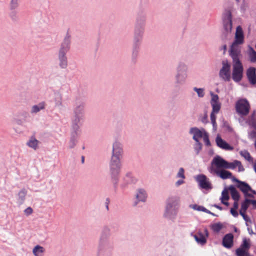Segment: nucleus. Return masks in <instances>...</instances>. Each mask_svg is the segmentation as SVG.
Listing matches in <instances>:
<instances>
[{
  "label": "nucleus",
  "instance_id": "7",
  "mask_svg": "<svg viewBox=\"0 0 256 256\" xmlns=\"http://www.w3.org/2000/svg\"><path fill=\"white\" fill-rule=\"evenodd\" d=\"M236 109L238 114L246 116L249 113L250 105L246 99H240L236 102Z\"/></svg>",
  "mask_w": 256,
  "mask_h": 256
},
{
  "label": "nucleus",
  "instance_id": "49",
  "mask_svg": "<svg viewBox=\"0 0 256 256\" xmlns=\"http://www.w3.org/2000/svg\"><path fill=\"white\" fill-rule=\"evenodd\" d=\"M84 156H82V163H84Z\"/></svg>",
  "mask_w": 256,
  "mask_h": 256
},
{
  "label": "nucleus",
  "instance_id": "3",
  "mask_svg": "<svg viewBox=\"0 0 256 256\" xmlns=\"http://www.w3.org/2000/svg\"><path fill=\"white\" fill-rule=\"evenodd\" d=\"M213 165L218 168H224V169L234 170L236 167H238V172H243L244 170L240 161L235 160L232 162H229L219 156H216L213 158Z\"/></svg>",
  "mask_w": 256,
  "mask_h": 256
},
{
  "label": "nucleus",
  "instance_id": "51",
  "mask_svg": "<svg viewBox=\"0 0 256 256\" xmlns=\"http://www.w3.org/2000/svg\"><path fill=\"white\" fill-rule=\"evenodd\" d=\"M106 209L108 210V203H106Z\"/></svg>",
  "mask_w": 256,
  "mask_h": 256
},
{
  "label": "nucleus",
  "instance_id": "45",
  "mask_svg": "<svg viewBox=\"0 0 256 256\" xmlns=\"http://www.w3.org/2000/svg\"><path fill=\"white\" fill-rule=\"evenodd\" d=\"M250 203L252 204L255 208H256V200H251Z\"/></svg>",
  "mask_w": 256,
  "mask_h": 256
},
{
  "label": "nucleus",
  "instance_id": "50",
  "mask_svg": "<svg viewBox=\"0 0 256 256\" xmlns=\"http://www.w3.org/2000/svg\"><path fill=\"white\" fill-rule=\"evenodd\" d=\"M110 202V200H109V199L108 198H107L106 200V203H108V204H109Z\"/></svg>",
  "mask_w": 256,
  "mask_h": 256
},
{
  "label": "nucleus",
  "instance_id": "13",
  "mask_svg": "<svg viewBox=\"0 0 256 256\" xmlns=\"http://www.w3.org/2000/svg\"><path fill=\"white\" fill-rule=\"evenodd\" d=\"M246 76L249 82L252 84H256V68L254 67L249 68L246 72Z\"/></svg>",
  "mask_w": 256,
  "mask_h": 256
},
{
  "label": "nucleus",
  "instance_id": "27",
  "mask_svg": "<svg viewBox=\"0 0 256 256\" xmlns=\"http://www.w3.org/2000/svg\"><path fill=\"white\" fill-rule=\"evenodd\" d=\"M236 256H250L248 250H243L242 248H238L236 251Z\"/></svg>",
  "mask_w": 256,
  "mask_h": 256
},
{
  "label": "nucleus",
  "instance_id": "17",
  "mask_svg": "<svg viewBox=\"0 0 256 256\" xmlns=\"http://www.w3.org/2000/svg\"><path fill=\"white\" fill-rule=\"evenodd\" d=\"M217 145L220 148L226 150H232L233 147L230 146L227 142L224 141L221 138L218 136L216 138Z\"/></svg>",
  "mask_w": 256,
  "mask_h": 256
},
{
  "label": "nucleus",
  "instance_id": "14",
  "mask_svg": "<svg viewBox=\"0 0 256 256\" xmlns=\"http://www.w3.org/2000/svg\"><path fill=\"white\" fill-rule=\"evenodd\" d=\"M190 132L193 134V139L199 144L201 145L199 142V138H202L204 136L202 131L200 130L197 128H192L190 130Z\"/></svg>",
  "mask_w": 256,
  "mask_h": 256
},
{
  "label": "nucleus",
  "instance_id": "35",
  "mask_svg": "<svg viewBox=\"0 0 256 256\" xmlns=\"http://www.w3.org/2000/svg\"><path fill=\"white\" fill-rule=\"evenodd\" d=\"M246 211L240 210V214L242 216L245 221L248 222L250 219L248 216L246 214Z\"/></svg>",
  "mask_w": 256,
  "mask_h": 256
},
{
  "label": "nucleus",
  "instance_id": "36",
  "mask_svg": "<svg viewBox=\"0 0 256 256\" xmlns=\"http://www.w3.org/2000/svg\"><path fill=\"white\" fill-rule=\"evenodd\" d=\"M33 212V210L32 208L28 207L24 210V212L26 216L31 214Z\"/></svg>",
  "mask_w": 256,
  "mask_h": 256
},
{
  "label": "nucleus",
  "instance_id": "4",
  "mask_svg": "<svg viewBox=\"0 0 256 256\" xmlns=\"http://www.w3.org/2000/svg\"><path fill=\"white\" fill-rule=\"evenodd\" d=\"M244 42V36L242 28L238 26L236 29L234 40L232 44L230 54H240V46L239 45Z\"/></svg>",
  "mask_w": 256,
  "mask_h": 256
},
{
  "label": "nucleus",
  "instance_id": "46",
  "mask_svg": "<svg viewBox=\"0 0 256 256\" xmlns=\"http://www.w3.org/2000/svg\"><path fill=\"white\" fill-rule=\"evenodd\" d=\"M221 202L224 204L226 205V206H228L229 205V203L227 201L222 200Z\"/></svg>",
  "mask_w": 256,
  "mask_h": 256
},
{
  "label": "nucleus",
  "instance_id": "10",
  "mask_svg": "<svg viewBox=\"0 0 256 256\" xmlns=\"http://www.w3.org/2000/svg\"><path fill=\"white\" fill-rule=\"evenodd\" d=\"M222 68L220 70L219 76L224 80L229 82L230 80V64L228 60H223Z\"/></svg>",
  "mask_w": 256,
  "mask_h": 256
},
{
  "label": "nucleus",
  "instance_id": "24",
  "mask_svg": "<svg viewBox=\"0 0 256 256\" xmlns=\"http://www.w3.org/2000/svg\"><path fill=\"white\" fill-rule=\"evenodd\" d=\"M242 156L244 157L246 160L250 162H252L253 158L251 156L250 152L246 150H242L240 152Z\"/></svg>",
  "mask_w": 256,
  "mask_h": 256
},
{
  "label": "nucleus",
  "instance_id": "19",
  "mask_svg": "<svg viewBox=\"0 0 256 256\" xmlns=\"http://www.w3.org/2000/svg\"><path fill=\"white\" fill-rule=\"evenodd\" d=\"M40 142L34 136H32L27 142V145L34 150L38 148V145Z\"/></svg>",
  "mask_w": 256,
  "mask_h": 256
},
{
  "label": "nucleus",
  "instance_id": "33",
  "mask_svg": "<svg viewBox=\"0 0 256 256\" xmlns=\"http://www.w3.org/2000/svg\"><path fill=\"white\" fill-rule=\"evenodd\" d=\"M194 90L196 91L199 97H203L204 94V90L202 88H194Z\"/></svg>",
  "mask_w": 256,
  "mask_h": 256
},
{
  "label": "nucleus",
  "instance_id": "39",
  "mask_svg": "<svg viewBox=\"0 0 256 256\" xmlns=\"http://www.w3.org/2000/svg\"><path fill=\"white\" fill-rule=\"evenodd\" d=\"M83 108L82 106H80L78 108H76V109L75 110V113L76 116H78V114L81 112Z\"/></svg>",
  "mask_w": 256,
  "mask_h": 256
},
{
  "label": "nucleus",
  "instance_id": "1",
  "mask_svg": "<svg viewBox=\"0 0 256 256\" xmlns=\"http://www.w3.org/2000/svg\"><path fill=\"white\" fill-rule=\"evenodd\" d=\"M120 144L116 142L113 145L112 154L110 162V170L112 176L118 174L120 168V158L122 154Z\"/></svg>",
  "mask_w": 256,
  "mask_h": 256
},
{
  "label": "nucleus",
  "instance_id": "43",
  "mask_svg": "<svg viewBox=\"0 0 256 256\" xmlns=\"http://www.w3.org/2000/svg\"><path fill=\"white\" fill-rule=\"evenodd\" d=\"M184 182V181L183 180H178L176 182V185L177 186H179L180 185L182 184Z\"/></svg>",
  "mask_w": 256,
  "mask_h": 256
},
{
  "label": "nucleus",
  "instance_id": "47",
  "mask_svg": "<svg viewBox=\"0 0 256 256\" xmlns=\"http://www.w3.org/2000/svg\"><path fill=\"white\" fill-rule=\"evenodd\" d=\"M204 211H206V212H208V214H211L212 215L214 216V214L213 213L211 212H210V210H207L205 209V210H204Z\"/></svg>",
  "mask_w": 256,
  "mask_h": 256
},
{
  "label": "nucleus",
  "instance_id": "6",
  "mask_svg": "<svg viewBox=\"0 0 256 256\" xmlns=\"http://www.w3.org/2000/svg\"><path fill=\"white\" fill-rule=\"evenodd\" d=\"M70 42V38L67 36L64 38L61 45L59 52V58L60 60V65L62 68H66L67 66L66 58L65 56V54L69 49Z\"/></svg>",
  "mask_w": 256,
  "mask_h": 256
},
{
  "label": "nucleus",
  "instance_id": "15",
  "mask_svg": "<svg viewBox=\"0 0 256 256\" xmlns=\"http://www.w3.org/2000/svg\"><path fill=\"white\" fill-rule=\"evenodd\" d=\"M224 26L226 31L230 32L232 28L231 14L228 12L226 17L224 18Z\"/></svg>",
  "mask_w": 256,
  "mask_h": 256
},
{
  "label": "nucleus",
  "instance_id": "12",
  "mask_svg": "<svg viewBox=\"0 0 256 256\" xmlns=\"http://www.w3.org/2000/svg\"><path fill=\"white\" fill-rule=\"evenodd\" d=\"M196 180L202 188L205 190L212 188V184L206 176L204 174L198 175Z\"/></svg>",
  "mask_w": 256,
  "mask_h": 256
},
{
  "label": "nucleus",
  "instance_id": "31",
  "mask_svg": "<svg viewBox=\"0 0 256 256\" xmlns=\"http://www.w3.org/2000/svg\"><path fill=\"white\" fill-rule=\"evenodd\" d=\"M222 228V224L220 223L214 224L212 226V229L215 232H218Z\"/></svg>",
  "mask_w": 256,
  "mask_h": 256
},
{
  "label": "nucleus",
  "instance_id": "30",
  "mask_svg": "<svg viewBox=\"0 0 256 256\" xmlns=\"http://www.w3.org/2000/svg\"><path fill=\"white\" fill-rule=\"evenodd\" d=\"M229 199L228 192L226 190H224L222 193L221 201H228Z\"/></svg>",
  "mask_w": 256,
  "mask_h": 256
},
{
  "label": "nucleus",
  "instance_id": "16",
  "mask_svg": "<svg viewBox=\"0 0 256 256\" xmlns=\"http://www.w3.org/2000/svg\"><path fill=\"white\" fill-rule=\"evenodd\" d=\"M234 236L232 234H226L222 240V244L226 248H230L233 245Z\"/></svg>",
  "mask_w": 256,
  "mask_h": 256
},
{
  "label": "nucleus",
  "instance_id": "54",
  "mask_svg": "<svg viewBox=\"0 0 256 256\" xmlns=\"http://www.w3.org/2000/svg\"><path fill=\"white\" fill-rule=\"evenodd\" d=\"M205 232H206V233L208 232L207 230H205Z\"/></svg>",
  "mask_w": 256,
  "mask_h": 256
},
{
  "label": "nucleus",
  "instance_id": "48",
  "mask_svg": "<svg viewBox=\"0 0 256 256\" xmlns=\"http://www.w3.org/2000/svg\"><path fill=\"white\" fill-rule=\"evenodd\" d=\"M216 206V208H218V209L220 210H222V207H220V206H218L216 205V206Z\"/></svg>",
  "mask_w": 256,
  "mask_h": 256
},
{
  "label": "nucleus",
  "instance_id": "5",
  "mask_svg": "<svg viewBox=\"0 0 256 256\" xmlns=\"http://www.w3.org/2000/svg\"><path fill=\"white\" fill-rule=\"evenodd\" d=\"M212 99L210 100V104L212 106V110L210 114V120L214 126L216 125V114H218L221 108V104L219 102V98L217 94L211 93Z\"/></svg>",
  "mask_w": 256,
  "mask_h": 256
},
{
  "label": "nucleus",
  "instance_id": "53",
  "mask_svg": "<svg viewBox=\"0 0 256 256\" xmlns=\"http://www.w3.org/2000/svg\"><path fill=\"white\" fill-rule=\"evenodd\" d=\"M226 45H224V50H226Z\"/></svg>",
  "mask_w": 256,
  "mask_h": 256
},
{
  "label": "nucleus",
  "instance_id": "29",
  "mask_svg": "<svg viewBox=\"0 0 256 256\" xmlns=\"http://www.w3.org/2000/svg\"><path fill=\"white\" fill-rule=\"evenodd\" d=\"M27 194V191L25 189H22L21 190H20L18 194V196L19 199L22 201L23 202L25 199V196Z\"/></svg>",
  "mask_w": 256,
  "mask_h": 256
},
{
  "label": "nucleus",
  "instance_id": "26",
  "mask_svg": "<svg viewBox=\"0 0 256 256\" xmlns=\"http://www.w3.org/2000/svg\"><path fill=\"white\" fill-rule=\"evenodd\" d=\"M136 198L140 201H145L146 198V192L142 189L139 190L138 193L136 194Z\"/></svg>",
  "mask_w": 256,
  "mask_h": 256
},
{
  "label": "nucleus",
  "instance_id": "41",
  "mask_svg": "<svg viewBox=\"0 0 256 256\" xmlns=\"http://www.w3.org/2000/svg\"><path fill=\"white\" fill-rule=\"evenodd\" d=\"M250 124L256 130V121L255 120H252L250 122Z\"/></svg>",
  "mask_w": 256,
  "mask_h": 256
},
{
  "label": "nucleus",
  "instance_id": "52",
  "mask_svg": "<svg viewBox=\"0 0 256 256\" xmlns=\"http://www.w3.org/2000/svg\"><path fill=\"white\" fill-rule=\"evenodd\" d=\"M254 169L255 172H256V162L254 164Z\"/></svg>",
  "mask_w": 256,
  "mask_h": 256
},
{
  "label": "nucleus",
  "instance_id": "28",
  "mask_svg": "<svg viewBox=\"0 0 256 256\" xmlns=\"http://www.w3.org/2000/svg\"><path fill=\"white\" fill-rule=\"evenodd\" d=\"M250 204V200L246 199L245 200L242 204L240 210L246 211L248 208L249 206V205Z\"/></svg>",
  "mask_w": 256,
  "mask_h": 256
},
{
  "label": "nucleus",
  "instance_id": "21",
  "mask_svg": "<svg viewBox=\"0 0 256 256\" xmlns=\"http://www.w3.org/2000/svg\"><path fill=\"white\" fill-rule=\"evenodd\" d=\"M46 103L44 102L39 103L37 105H34L32 106L31 109L32 113H37L40 110H44L45 108Z\"/></svg>",
  "mask_w": 256,
  "mask_h": 256
},
{
  "label": "nucleus",
  "instance_id": "55",
  "mask_svg": "<svg viewBox=\"0 0 256 256\" xmlns=\"http://www.w3.org/2000/svg\"><path fill=\"white\" fill-rule=\"evenodd\" d=\"M250 256H252L250 255Z\"/></svg>",
  "mask_w": 256,
  "mask_h": 256
},
{
  "label": "nucleus",
  "instance_id": "25",
  "mask_svg": "<svg viewBox=\"0 0 256 256\" xmlns=\"http://www.w3.org/2000/svg\"><path fill=\"white\" fill-rule=\"evenodd\" d=\"M250 240L244 238L243 239L242 244L238 248H242L243 250H248L250 248Z\"/></svg>",
  "mask_w": 256,
  "mask_h": 256
},
{
  "label": "nucleus",
  "instance_id": "8",
  "mask_svg": "<svg viewBox=\"0 0 256 256\" xmlns=\"http://www.w3.org/2000/svg\"><path fill=\"white\" fill-rule=\"evenodd\" d=\"M178 200L176 197L170 198L168 200L166 206V210L164 216L169 218H172V215L176 214L175 207L178 204Z\"/></svg>",
  "mask_w": 256,
  "mask_h": 256
},
{
  "label": "nucleus",
  "instance_id": "40",
  "mask_svg": "<svg viewBox=\"0 0 256 256\" xmlns=\"http://www.w3.org/2000/svg\"><path fill=\"white\" fill-rule=\"evenodd\" d=\"M230 213L234 217H237L238 216V213L235 208H231Z\"/></svg>",
  "mask_w": 256,
  "mask_h": 256
},
{
  "label": "nucleus",
  "instance_id": "42",
  "mask_svg": "<svg viewBox=\"0 0 256 256\" xmlns=\"http://www.w3.org/2000/svg\"><path fill=\"white\" fill-rule=\"evenodd\" d=\"M238 201L234 200V208H235L236 210L238 208Z\"/></svg>",
  "mask_w": 256,
  "mask_h": 256
},
{
  "label": "nucleus",
  "instance_id": "2",
  "mask_svg": "<svg viewBox=\"0 0 256 256\" xmlns=\"http://www.w3.org/2000/svg\"><path fill=\"white\" fill-rule=\"evenodd\" d=\"M232 59V78L236 82H240L243 76L244 68L240 60V54H230Z\"/></svg>",
  "mask_w": 256,
  "mask_h": 256
},
{
  "label": "nucleus",
  "instance_id": "20",
  "mask_svg": "<svg viewBox=\"0 0 256 256\" xmlns=\"http://www.w3.org/2000/svg\"><path fill=\"white\" fill-rule=\"evenodd\" d=\"M194 238L198 242L202 244H204L206 243V237L202 232H198L194 234Z\"/></svg>",
  "mask_w": 256,
  "mask_h": 256
},
{
  "label": "nucleus",
  "instance_id": "38",
  "mask_svg": "<svg viewBox=\"0 0 256 256\" xmlns=\"http://www.w3.org/2000/svg\"><path fill=\"white\" fill-rule=\"evenodd\" d=\"M18 6V0H11V8H15Z\"/></svg>",
  "mask_w": 256,
  "mask_h": 256
},
{
  "label": "nucleus",
  "instance_id": "22",
  "mask_svg": "<svg viewBox=\"0 0 256 256\" xmlns=\"http://www.w3.org/2000/svg\"><path fill=\"white\" fill-rule=\"evenodd\" d=\"M248 55L251 62H256V52L250 46L248 48Z\"/></svg>",
  "mask_w": 256,
  "mask_h": 256
},
{
  "label": "nucleus",
  "instance_id": "11",
  "mask_svg": "<svg viewBox=\"0 0 256 256\" xmlns=\"http://www.w3.org/2000/svg\"><path fill=\"white\" fill-rule=\"evenodd\" d=\"M237 182V187L244 193L246 197L254 198V194H256V192L252 190L247 183L238 180Z\"/></svg>",
  "mask_w": 256,
  "mask_h": 256
},
{
  "label": "nucleus",
  "instance_id": "32",
  "mask_svg": "<svg viewBox=\"0 0 256 256\" xmlns=\"http://www.w3.org/2000/svg\"><path fill=\"white\" fill-rule=\"evenodd\" d=\"M203 140L204 142H205L206 144V146H210V142L208 138V134L204 130V136H203Z\"/></svg>",
  "mask_w": 256,
  "mask_h": 256
},
{
  "label": "nucleus",
  "instance_id": "9",
  "mask_svg": "<svg viewBox=\"0 0 256 256\" xmlns=\"http://www.w3.org/2000/svg\"><path fill=\"white\" fill-rule=\"evenodd\" d=\"M210 172L211 173L216 174L218 176L224 180L230 178L232 176V173L226 170L224 168H218L216 166L213 165V160L210 164Z\"/></svg>",
  "mask_w": 256,
  "mask_h": 256
},
{
  "label": "nucleus",
  "instance_id": "34",
  "mask_svg": "<svg viewBox=\"0 0 256 256\" xmlns=\"http://www.w3.org/2000/svg\"><path fill=\"white\" fill-rule=\"evenodd\" d=\"M184 172V169L182 168H180L178 173L177 174V176H176L177 178H180L182 179L185 178Z\"/></svg>",
  "mask_w": 256,
  "mask_h": 256
},
{
  "label": "nucleus",
  "instance_id": "44",
  "mask_svg": "<svg viewBox=\"0 0 256 256\" xmlns=\"http://www.w3.org/2000/svg\"><path fill=\"white\" fill-rule=\"evenodd\" d=\"M75 145V142L74 140H70V148H72Z\"/></svg>",
  "mask_w": 256,
  "mask_h": 256
},
{
  "label": "nucleus",
  "instance_id": "23",
  "mask_svg": "<svg viewBox=\"0 0 256 256\" xmlns=\"http://www.w3.org/2000/svg\"><path fill=\"white\" fill-rule=\"evenodd\" d=\"M44 252V249L43 247L40 246H36L32 250L33 254L35 256H42Z\"/></svg>",
  "mask_w": 256,
  "mask_h": 256
},
{
  "label": "nucleus",
  "instance_id": "18",
  "mask_svg": "<svg viewBox=\"0 0 256 256\" xmlns=\"http://www.w3.org/2000/svg\"><path fill=\"white\" fill-rule=\"evenodd\" d=\"M228 190L230 192L232 198L234 200L238 201L240 200V195L234 186H230L228 188Z\"/></svg>",
  "mask_w": 256,
  "mask_h": 256
},
{
  "label": "nucleus",
  "instance_id": "37",
  "mask_svg": "<svg viewBox=\"0 0 256 256\" xmlns=\"http://www.w3.org/2000/svg\"><path fill=\"white\" fill-rule=\"evenodd\" d=\"M248 138L250 139H256V132L255 131H252L248 134Z\"/></svg>",
  "mask_w": 256,
  "mask_h": 256
}]
</instances>
